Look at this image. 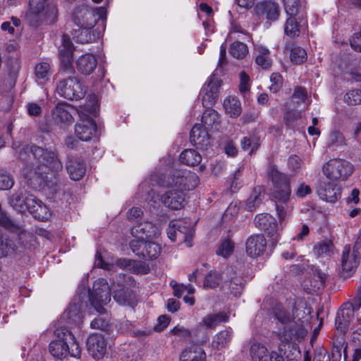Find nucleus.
Segmentation results:
<instances>
[{
	"label": "nucleus",
	"mask_w": 361,
	"mask_h": 361,
	"mask_svg": "<svg viewBox=\"0 0 361 361\" xmlns=\"http://www.w3.org/2000/svg\"><path fill=\"white\" fill-rule=\"evenodd\" d=\"M18 157L26 160L28 164L23 170L25 183L35 190L41 188L45 182L51 181V176L56 178L58 173L63 169V164L58 157L56 152L32 146L20 149Z\"/></svg>",
	"instance_id": "1"
},
{
	"label": "nucleus",
	"mask_w": 361,
	"mask_h": 361,
	"mask_svg": "<svg viewBox=\"0 0 361 361\" xmlns=\"http://www.w3.org/2000/svg\"><path fill=\"white\" fill-rule=\"evenodd\" d=\"M269 175L274 186L272 197L276 204L277 216L282 221L286 216L288 209L287 203L291 195L290 179L286 174L279 171L275 166L270 169Z\"/></svg>",
	"instance_id": "2"
},
{
	"label": "nucleus",
	"mask_w": 361,
	"mask_h": 361,
	"mask_svg": "<svg viewBox=\"0 0 361 361\" xmlns=\"http://www.w3.org/2000/svg\"><path fill=\"white\" fill-rule=\"evenodd\" d=\"M274 318L283 325V329H279L276 334L281 341L289 342L303 339L307 329L305 327L300 319L295 321L292 315L284 308L278 307L274 311Z\"/></svg>",
	"instance_id": "3"
},
{
	"label": "nucleus",
	"mask_w": 361,
	"mask_h": 361,
	"mask_svg": "<svg viewBox=\"0 0 361 361\" xmlns=\"http://www.w3.org/2000/svg\"><path fill=\"white\" fill-rule=\"evenodd\" d=\"M86 87L81 80L75 76L59 78L56 85V92L69 100H79L86 94Z\"/></svg>",
	"instance_id": "4"
},
{
	"label": "nucleus",
	"mask_w": 361,
	"mask_h": 361,
	"mask_svg": "<svg viewBox=\"0 0 361 361\" xmlns=\"http://www.w3.org/2000/svg\"><path fill=\"white\" fill-rule=\"evenodd\" d=\"M106 10L104 7L91 8L79 6L73 12V20L79 27H94L99 19H106Z\"/></svg>",
	"instance_id": "5"
},
{
	"label": "nucleus",
	"mask_w": 361,
	"mask_h": 361,
	"mask_svg": "<svg viewBox=\"0 0 361 361\" xmlns=\"http://www.w3.org/2000/svg\"><path fill=\"white\" fill-rule=\"evenodd\" d=\"M353 166L342 159H332L325 163L322 171L326 178L332 180H345L353 173Z\"/></svg>",
	"instance_id": "6"
},
{
	"label": "nucleus",
	"mask_w": 361,
	"mask_h": 361,
	"mask_svg": "<svg viewBox=\"0 0 361 361\" xmlns=\"http://www.w3.org/2000/svg\"><path fill=\"white\" fill-rule=\"evenodd\" d=\"M111 289L104 279H98L94 282L92 290H89V300L94 309L102 313L103 305L111 301Z\"/></svg>",
	"instance_id": "7"
},
{
	"label": "nucleus",
	"mask_w": 361,
	"mask_h": 361,
	"mask_svg": "<svg viewBox=\"0 0 361 361\" xmlns=\"http://www.w3.org/2000/svg\"><path fill=\"white\" fill-rule=\"evenodd\" d=\"M75 109L67 103H59L51 111L53 121L61 128H66L74 122Z\"/></svg>",
	"instance_id": "8"
},
{
	"label": "nucleus",
	"mask_w": 361,
	"mask_h": 361,
	"mask_svg": "<svg viewBox=\"0 0 361 361\" xmlns=\"http://www.w3.org/2000/svg\"><path fill=\"white\" fill-rule=\"evenodd\" d=\"M316 191L322 200L331 203L336 202L341 196V188L328 178L319 180Z\"/></svg>",
	"instance_id": "9"
},
{
	"label": "nucleus",
	"mask_w": 361,
	"mask_h": 361,
	"mask_svg": "<svg viewBox=\"0 0 361 361\" xmlns=\"http://www.w3.org/2000/svg\"><path fill=\"white\" fill-rule=\"evenodd\" d=\"M170 178L171 181L167 186L178 187L182 191L192 190L198 183V177L196 173L188 171H176Z\"/></svg>",
	"instance_id": "10"
},
{
	"label": "nucleus",
	"mask_w": 361,
	"mask_h": 361,
	"mask_svg": "<svg viewBox=\"0 0 361 361\" xmlns=\"http://www.w3.org/2000/svg\"><path fill=\"white\" fill-rule=\"evenodd\" d=\"M221 85V80L215 76H212L202 88V105L204 107L212 106L217 101L219 94V87Z\"/></svg>",
	"instance_id": "11"
},
{
	"label": "nucleus",
	"mask_w": 361,
	"mask_h": 361,
	"mask_svg": "<svg viewBox=\"0 0 361 361\" xmlns=\"http://www.w3.org/2000/svg\"><path fill=\"white\" fill-rule=\"evenodd\" d=\"M80 121L75 125V133L79 140L89 141L96 133V123L89 116H80Z\"/></svg>",
	"instance_id": "12"
},
{
	"label": "nucleus",
	"mask_w": 361,
	"mask_h": 361,
	"mask_svg": "<svg viewBox=\"0 0 361 361\" xmlns=\"http://www.w3.org/2000/svg\"><path fill=\"white\" fill-rule=\"evenodd\" d=\"M25 204L26 210L32 214L35 219L44 221L49 217L50 214L48 207L34 195L27 193Z\"/></svg>",
	"instance_id": "13"
},
{
	"label": "nucleus",
	"mask_w": 361,
	"mask_h": 361,
	"mask_svg": "<svg viewBox=\"0 0 361 361\" xmlns=\"http://www.w3.org/2000/svg\"><path fill=\"white\" fill-rule=\"evenodd\" d=\"M223 275L225 276L226 284L231 293L235 296L240 295L244 288V280L238 274L235 269L228 267L224 270Z\"/></svg>",
	"instance_id": "14"
},
{
	"label": "nucleus",
	"mask_w": 361,
	"mask_h": 361,
	"mask_svg": "<svg viewBox=\"0 0 361 361\" xmlns=\"http://www.w3.org/2000/svg\"><path fill=\"white\" fill-rule=\"evenodd\" d=\"M87 348L92 357L99 360L106 353V342L102 335L92 334L87 340Z\"/></svg>",
	"instance_id": "15"
},
{
	"label": "nucleus",
	"mask_w": 361,
	"mask_h": 361,
	"mask_svg": "<svg viewBox=\"0 0 361 361\" xmlns=\"http://www.w3.org/2000/svg\"><path fill=\"white\" fill-rule=\"evenodd\" d=\"M267 240L262 234H256L250 236L245 243L247 254L251 257H256L265 251Z\"/></svg>",
	"instance_id": "16"
},
{
	"label": "nucleus",
	"mask_w": 361,
	"mask_h": 361,
	"mask_svg": "<svg viewBox=\"0 0 361 361\" xmlns=\"http://www.w3.org/2000/svg\"><path fill=\"white\" fill-rule=\"evenodd\" d=\"M250 355L253 361H284L283 357L276 352L269 354L267 348L260 343L252 345Z\"/></svg>",
	"instance_id": "17"
},
{
	"label": "nucleus",
	"mask_w": 361,
	"mask_h": 361,
	"mask_svg": "<svg viewBox=\"0 0 361 361\" xmlns=\"http://www.w3.org/2000/svg\"><path fill=\"white\" fill-rule=\"evenodd\" d=\"M361 259V254H358L353 250L350 246L346 245L343 250L341 264L343 270L347 273L354 271L358 266Z\"/></svg>",
	"instance_id": "18"
},
{
	"label": "nucleus",
	"mask_w": 361,
	"mask_h": 361,
	"mask_svg": "<svg viewBox=\"0 0 361 361\" xmlns=\"http://www.w3.org/2000/svg\"><path fill=\"white\" fill-rule=\"evenodd\" d=\"M207 130L203 129L200 124H195L190 134L191 143L200 149H206L210 144V137Z\"/></svg>",
	"instance_id": "19"
},
{
	"label": "nucleus",
	"mask_w": 361,
	"mask_h": 361,
	"mask_svg": "<svg viewBox=\"0 0 361 361\" xmlns=\"http://www.w3.org/2000/svg\"><path fill=\"white\" fill-rule=\"evenodd\" d=\"M255 226L264 231L269 236H274L277 233L278 225L275 218L269 214H260L255 216Z\"/></svg>",
	"instance_id": "20"
},
{
	"label": "nucleus",
	"mask_w": 361,
	"mask_h": 361,
	"mask_svg": "<svg viewBox=\"0 0 361 361\" xmlns=\"http://www.w3.org/2000/svg\"><path fill=\"white\" fill-rule=\"evenodd\" d=\"M161 200L166 207L171 209H179L185 201V194L179 189L170 190L161 196Z\"/></svg>",
	"instance_id": "21"
},
{
	"label": "nucleus",
	"mask_w": 361,
	"mask_h": 361,
	"mask_svg": "<svg viewBox=\"0 0 361 361\" xmlns=\"http://www.w3.org/2000/svg\"><path fill=\"white\" fill-rule=\"evenodd\" d=\"M66 169L72 180H78L86 173V164L80 159L69 157L66 164Z\"/></svg>",
	"instance_id": "22"
},
{
	"label": "nucleus",
	"mask_w": 361,
	"mask_h": 361,
	"mask_svg": "<svg viewBox=\"0 0 361 361\" xmlns=\"http://www.w3.org/2000/svg\"><path fill=\"white\" fill-rule=\"evenodd\" d=\"M82 306L83 304L81 301V296L78 295L75 297L64 313L67 319L69 320V322L76 325H79L82 322V315L81 312Z\"/></svg>",
	"instance_id": "23"
},
{
	"label": "nucleus",
	"mask_w": 361,
	"mask_h": 361,
	"mask_svg": "<svg viewBox=\"0 0 361 361\" xmlns=\"http://www.w3.org/2000/svg\"><path fill=\"white\" fill-rule=\"evenodd\" d=\"M118 288L112 287L114 300L121 305L134 306L136 300L135 293L128 287L118 285Z\"/></svg>",
	"instance_id": "24"
},
{
	"label": "nucleus",
	"mask_w": 361,
	"mask_h": 361,
	"mask_svg": "<svg viewBox=\"0 0 361 361\" xmlns=\"http://www.w3.org/2000/svg\"><path fill=\"white\" fill-rule=\"evenodd\" d=\"M97 65L96 57L91 54H85L80 56L76 61V68L82 75L91 74Z\"/></svg>",
	"instance_id": "25"
},
{
	"label": "nucleus",
	"mask_w": 361,
	"mask_h": 361,
	"mask_svg": "<svg viewBox=\"0 0 361 361\" xmlns=\"http://www.w3.org/2000/svg\"><path fill=\"white\" fill-rule=\"evenodd\" d=\"M326 279V274L316 267L312 269V276L309 281L310 285L307 284L308 281H304L302 286L309 292H315L324 288Z\"/></svg>",
	"instance_id": "26"
},
{
	"label": "nucleus",
	"mask_w": 361,
	"mask_h": 361,
	"mask_svg": "<svg viewBox=\"0 0 361 361\" xmlns=\"http://www.w3.org/2000/svg\"><path fill=\"white\" fill-rule=\"evenodd\" d=\"M180 361H207L206 353L200 345L194 344L182 352Z\"/></svg>",
	"instance_id": "27"
},
{
	"label": "nucleus",
	"mask_w": 361,
	"mask_h": 361,
	"mask_svg": "<svg viewBox=\"0 0 361 361\" xmlns=\"http://www.w3.org/2000/svg\"><path fill=\"white\" fill-rule=\"evenodd\" d=\"M157 228L150 222H143L134 226L131 229L132 235L137 239L151 238L156 235Z\"/></svg>",
	"instance_id": "28"
},
{
	"label": "nucleus",
	"mask_w": 361,
	"mask_h": 361,
	"mask_svg": "<svg viewBox=\"0 0 361 361\" xmlns=\"http://www.w3.org/2000/svg\"><path fill=\"white\" fill-rule=\"evenodd\" d=\"M258 14L266 15L268 20H276L280 15V8L278 4L272 1H264L256 6Z\"/></svg>",
	"instance_id": "29"
},
{
	"label": "nucleus",
	"mask_w": 361,
	"mask_h": 361,
	"mask_svg": "<svg viewBox=\"0 0 361 361\" xmlns=\"http://www.w3.org/2000/svg\"><path fill=\"white\" fill-rule=\"evenodd\" d=\"M57 336L63 334L66 343L68 344V355L74 357H79L81 353V348L79 343L76 341L73 334L67 329H60L55 331Z\"/></svg>",
	"instance_id": "30"
},
{
	"label": "nucleus",
	"mask_w": 361,
	"mask_h": 361,
	"mask_svg": "<svg viewBox=\"0 0 361 361\" xmlns=\"http://www.w3.org/2000/svg\"><path fill=\"white\" fill-rule=\"evenodd\" d=\"M63 334H61L58 339L49 344V352L55 357L61 359L68 355V344L66 343Z\"/></svg>",
	"instance_id": "31"
},
{
	"label": "nucleus",
	"mask_w": 361,
	"mask_h": 361,
	"mask_svg": "<svg viewBox=\"0 0 361 361\" xmlns=\"http://www.w3.org/2000/svg\"><path fill=\"white\" fill-rule=\"evenodd\" d=\"M207 109L202 116V123L207 130H217L220 126L219 115L215 110L210 107H206Z\"/></svg>",
	"instance_id": "32"
},
{
	"label": "nucleus",
	"mask_w": 361,
	"mask_h": 361,
	"mask_svg": "<svg viewBox=\"0 0 361 361\" xmlns=\"http://www.w3.org/2000/svg\"><path fill=\"white\" fill-rule=\"evenodd\" d=\"M264 197V189L262 186H256L246 200L245 209L248 211H254L258 207Z\"/></svg>",
	"instance_id": "33"
},
{
	"label": "nucleus",
	"mask_w": 361,
	"mask_h": 361,
	"mask_svg": "<svg viewBox=\"0 0 361 361\" xmlns=\"http://www.w3.org/2000/svg\"><path fill=\"white\" fill-rule=\"evenodd\" d=\"M232 336L233 331L231 329L221 331L213 337L212 345L217 350L223 349L229 344Z\"/></svg>",
	"instance_id": "34"
},
{
	"label": "nucleus",
	"mask_w": 361,
	"mask_h": 361,
	"mask_svg": "<svg viewBox=\"0 0 361 361\" xmlns=\"http://www.w3.org/2000/svg\"><path fill=\"white\" fill-rule=\"evenodd\" d=\"M27 192L24 189H19L10 197L11 205L17 211L24 212L26 211V195Z\"/></svg>",
	"instance_id": "35"
},
{
	"label": "nucleus",
	"mask_w": 361,
	"mask_h": 361,
	"mask_svg": "<svg viewBox=\"0 0 361 361\" xmlns=\"http://www.w3.org/2000/svg\"><path fill=\"white\" fill-rule=\"evenodd\" d=\"M257 56L255 58L256 63L264 70H268L271 66V59L269 57V51L262 46H257L255 48Z\"/></svg>",
	"instance_id": "36"
},
{
	"label": "nucleus",
	"mask_w": 361,
	"mask_h": 361,
	"mask_svg": "<svg viewBox=\"0 0 361 361\" xmlns=\"http://www.w3.org/2000/svg\"><path fill=\"white\" fill-rule=\"evenodd\" d=\"M228 321V316L224 312H218L216 314H209L206 315L202 321V323L208 329H214L219 324Z\"/></svg>",
	"instance_id": "37"
},
{
	"label": "nucleus",
	"mask_w": 361,
	"mask_h": 361,
	"mask_svg": "<svg viewBox=\"0 0 361 361\" xmlns=\"http://www.w3.org/2000/svg\"><path fill=\"white\" fill-rule=\"evenodd\" d=\"M179 159L183 164L193 166L201 162L202 157L195 149H188L181 152Z\"/></svg>",
	"instance_id": "38"
},
{
	"label": "nucleus",
	"mask_w": 361,
	"mask_h": 361,
	"mask_svg": "<svg viewBox=\"0 0 361 361\" xmlns=\"http://www.w3.org/2000/svg\"><path fill=\"white\" fill-rule=\"evenodd\" d=\"M175 226L177 229L178 240L188 242L191 240L193 231L190 225L183 221H177L175 222Z\"/></svg>",
	"instance_id": "39"
},
{
	"label": "nucleus",
	"mask_w": 361,
	"mask_h": 361,
	"mask_svg": "<svg viewBox=\"0 0 361 361\" xmlns=\"http://www.w3.org/2000/svg\"><path fill=\"white\" fill-rule=\"evenodd\" d=\"M161 252L159 245L152 241H145L144 248L140 257L142 259H152L157 258Z\"/></svg>",
	"instance_id": "40"
},
{
	"label": "nucleus",
	"mask_w": 361,
	"mask_h": 361,
	"mask_svg": "<svg viewBox=\"0 0 361 361\" xmlns=\"http://www.w3.org/2000/svg\"><path fill=\"white\" fill-rule=\"evenodd\" d=\"M224 107L226 112L231 117H238L241 114L240 102L234 97L226 99L224 102Z\"/></svg>",
	"instance_id": "41"
},
{
	"label": "nucleus",
	"mask_w": 361,
	"mask_h": 361,
	"mask_svg": "<svg viewBox=\"0 0 361 361\" xmlns=\"http://www.w3.org/2000/svg\"><path fill=\"white\" fill-rule=\"evenodd\" d=\"M314 253L319 257H329L333 254L334 245L331 241H321L314 245Z\"/></svg>",
	"instance_id": "42"
},
{
	"label": "nucleus",
	"mask_w": 361,
	"mask_h": 361,
	"mask_svg": "<svg viewBox=\"0 0 361 361\" xmlns=\"http://www.w3.org/2000/svg\"><path fill=\"white\" fill-rule=\"evenodd\" d=\"M283 1L286 12L290 16H296L304 7L303 0H283Z\"/></svg>",
	"instance_id": "43"
},
{
	"label": "nucleus",
	"mask_w": 361,
	"mask_h": 361,
	"mask_svg": "<svg viewBox=\"0 0 361 361\" xmlns=\"http://www.w3.org/2000/svg\"><path fill=\"white\" fill-rule=\"evenodd\" d=\"M50 65L48 63L42 62L36 65L35 75L39 83L46 82L50 76Z\"/></svg>",
	"instance_id": "44"
},
{
	"label": "nucleus",
	"mask_w": 361,
	"mask_h": 361,
	"mask_svg": "<svg viewBox=\"0 0 361 361\" xmlns=\"http://www.w3.org/2000/svg\"><path fill=\"white\" fill-rule=\"evenodd\" d=\"M284 31L286 35L291 38L299 36L300 33V26L295 18V16H290L287 18L285 23Z\"/></svg>",
	"instance_id": "45"
},
{
	"label": "nucleus",
	"mask_w": 361,
	"mask_h": 361,
	"mask_svg": "<svg viewBox=\"0 0 361 361\" xmlns=\"http://www.w3.org/2000/svg\"><path fill=\"white\" fill-rule=\"evenodd\" d=\"M229 52L234 58L243 59L247 55L249 51L245 44L237 41L231 44Z\"/></svg>",
	"instance_id": "46"
},
{
	"label": "nucleus",
	"mask_w": 361,
	"mask_h": 361,
	"mask_svg": "<svg viewBox=\"0 0 361 361\" xmlns=\"http://www.w3.org/2000/svg\"><path fill=\"white\" fill-rule=\"evenodd\" d=\"M224 279L225 276L223 274L211 271L204 278V287L214 288L219 286Z\"/></svg>",
	"instance_id": "47"
},
{
	"label": "nucleus",
	"mask_w": 361,
	"mask_h": 361,
	"mask_svg": "<svg viewBox=\"0 0 361 361\" xmlns=\"http://www.w3.org/2000/svg\"><path fill=\"white\" fill-rule=\"evenodd\" d=\"M61 69L60 73H66L73 74L75 70L72 64V54L61 50Z\"/></svg>",
	"instance_id": "48"
},
{
	"label": "nucleus",
	"mask_w": 361,
	"mask_h": 361,
	"mask_svg": "<svg viewBox=\"0 0 361 361\" xmlns=\"http://www.w3.org/2000/svg\"><path fill=\"white\" fill-rule=\"evenodd\" d=\"M233 249L234 243L231 239L226 238L221 242L216 254L226 258L233 253Z\"/></svg>",
	"instance_id": "49"
},
{
	"label": "nucleus",
	"mask_w": 361,
	"mask_h": 361,
	"mask_svg": "<svg viewBox=\"0 0 361 361\" xmlns=\"http://www.w3.org/2000/svg\"><path fill=\"white\" fill-rule=\"evenodd\" d=\"M92 27H80V33L76 36L79 42L84 44L94 40L96 35L91 30Z\"/></svg>",
	"instance_id": "50"
},
{
	"label": "nucleus",
	"mask_w": 361,
	"mask_h": 361,
	"mask_svg": "<svg viewBox=\"0 0 361 361\" xmlns=\"http://www.w3.org/2000/svg\"><path fill=\"white\" fill-rule=\"evenodd\" d=\"M290 60L295 64H300L307 59V53L305 50L300 47H294L291 49Z\"/></svg>",
	"instance_id": "51"
},
{
	"label": "nucleus",
	"mask_w": 361,
	"mask_h": 361,
	"mask_svg": "<svg viewBox=\"0 0 361 361\" xmlns=\"http://www.w3.org/2000/svg\"><path fill=\"white\" fill-rule=\"evenodd\" d=\"M344 101L349 105L361 104V90H353L344 96Z\"/></svg>",
	"instance_id": "52"
},
{
	"label": "nucleus",
	"mask_w": 361,
	"mask_h": 361,
	"mask_svg": "<svg viewBox=\"0 0 361 361\" xmlns=\"http://www.w3.org/2000/svg\"><path fill=\"white\" fill-rule=\"evenodd\" d=\"M44 12L47 21L50 23L56 22L58 17V8L55 4L51 2L47 4Z\"/></svg>",
	"instance_id": "53"
},
{
	"label": "nucleus",
	"mask_w": 361,
	"mask_h": 361,
	"mask_svg": "<svg viewBox=\"0 0 361 361\" xmlns=\"http://www.w3.org/2000/svg\"><path fill=\"white\" fill-rule=\"evenodd\" d=\"M14 180L12 176L3 170H0V190H8L13 187Z\"/></svg>",
	"instance_id": "54"
},
{
	"label": "nucleus",
	"mask_w": 361,
	"mask_h": 361,
	"mask_svg": "<svg viewBox=\"0 0 361 361\" xmlns=\"http://www.w3.org/2000/svg\"><path fill=\"white\" fill-rule=\"evenodd\" d=\"M271 85L269 87L271 92L274 93L278 92L283 85V78L279 73H273L270 77Z\"/></svg>",
	"instance_id": "55"
},
{
	"label": "nucleus",
	"mask_w": 361,
	"mask_h": 361,
	"mask_svg": "<svg viewBox=\"0 0 361 361\" xmlns=\"http://www.w3.org/2000/svg\"><path fill=\"white\" fill-rule=\"evenodd\" d=\"M50 3V0H30V10L33 13L38 14L44 11L47 6V4Z\"/></svg>",
	"instance_id": "56"
},
{
	"label": "nucleus",
	"mask_w": 361,
	"mask_h": 361,
	"mask_svg": "<svg viewBox=\"0 0 361 361\" xmlns=\"http://www.w3.org/2000/svg\"><path fill=\"white\" fill-rule=\"evenodd\" d=\"M329 142L330 145H341L345 144V138L341 132L334 130L329 135Z\"/></svg>",
	"instance_id": "57"
},
{
	"label": "nucleus",
	"mask_w": 361,
	"mask_h": 361,
	"mask_svg": "<svg viewBox=\"0 0 361 361\" xmlns=\"http://www.w3.org/2000/svg\"><path fill=\"white\" fill-rule=\"evenodd\" d=\"M171 334L184 340H188L192 336V332L188 329L180 326H175L171 330Z\"/></svg>",
	"instance_id": "58"
},
{
	"label": "nucleus",
	"mask_w": 361,
	"mask_h": 361,
	"mask_svg": "<svg viewBox=\"0 0 361 361\" xmlns=\"http://www.w3.org/2000/svg\"><path fill=\"white\" fill-rule=\"evenodd\" d=\"M145 241L146 240L145 239H137L135 238L134 240H132L130 242V247L138 257H140L141 255L142 250L144 248Z\"/></svg>",
	"instance_id": "59"
},
{
	"label": "nucleus",
	"mask_w": 361,
	"mask_h": 361,
	"mask_svg": "<svg viewBox=\"0 0 361 361\" xmlns=\"http://www.w3.org/2000/svg\"><path fill=\"white\" fill-rule=\"evenodd\" d=\"M90 326L92 329L107 331L109 329V322L102 317H98L92 321Z\"/></svg>",
	"instance_id": "60"
},
{
	"label": "nucleus",
	"mask_w": 361,
	"mask_h": 361,
	"mask_svg": "<svg viewBox=\"0 0 361 361\" xmlns=\"http://www.w3.org/2000/svg\"><path fill=\"white\" fill-rule=\"evenodd\" d=\"M242 171L240 169H238L233 175L231 183V190L234 192L241 187Z\"/></svg>",
	"instance_id": "61"
},
{
	"label": "nucleus",
	"mask_w": 361,
	"mask_h": 361,
	"mask_svg": "<svg viewBox=\"0 0 361 361\" xmlns=\"http://www.w3.org/2000/svg\"><path fill=\"white\" fill-rule=\"evenodd\" d=\"M11 241L2 235H0V256L7 255L10 248H11Z\"/></svg>",
	"instance_id": "62"
},
{
	"label": "nucleus",
	"mask_w": 361,
	"mask_h": 361,
	"mask_svg": "<svg viewBox=\"0 0 361 361\" xmlns=\"http://www.w3.org/2000/svg\"><path fill=\"white\" fill-rule=\"evenodd\" d=\"M143 214V212L139 207H133L127 212V217L129 221H137Z\"/></svg>",
	"instance_id": "63"
},
{
	"label": "nucleus",
	"mask_w": 361,
	"mask_h": 361,
	"mask_svg": "<svg viewBox=\"0 0 361 361\" xmlns=\"http://www.w3.org/2000/svg\"><path fill=\"white\" fill-rule=\"evenodd\" d=\"M300 117V113L297 111H288L284 114V122L286 126H290Z\"/></svg>",
	"instance_id": "64"
}]
</instances>
